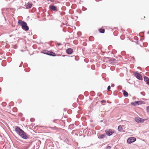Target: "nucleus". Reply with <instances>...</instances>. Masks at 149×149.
<instances>
[{
	"label": "nucleus",
	"mask_w": 149,
	"mask_h": 149,
	"mask_svg": "<svg viewBox=\"0 0 149 149\" xmlns=\"http://www.w3.org/2000/svg\"><path fill=\"white\" fill-rule=\"evenodd\" d=\"M15 130L17 133L22 138L24 139H26L28 138L27 135L26 133L19 127H16L15 128Z\"/></svg>",
	"instance_id": "1"
},
{
	"label": "nucleus",
	"mask_w": 149,
	"mask_h": 149,
	"mask_svg": "<svg viewBox=\"0 0 149 149\" xmlns=\"http://www.w3.org/2000/svg\"><path fill=\"white\" fill-rule=\"evenodd\" d=\"M18 24L19 25L21 26L23 30L26 31L29 30V28L27 26V24L25 22L19 20L18 22Z\"/></svg>",
	"instance_id": "2"
},
{
	"label": "nucleus",
	"mask_w": 149,
	"mask_h": 149,
	"mask_svg": "<svg viewBox=\"0 0 149 149\" xmlns=\"http://www.w3.org/2000/svg\"><path fill=\"white\" fill-rule=\"evenodd\" d=\"M105 132L107 135L110 136L114 133V131L111 129H108L106 130Z\"/></svg>",
	"instance_id": "3"
},
{
	"label": "nucleus",
	"mask_w": 149,
	"mask_h": 149,
	"mask_svg": "<svg viewBox=\"0 0 149 149\" xmlns=\"http://www.w3.org/2000/svg\"><path fill=\"white\" fill-rule=\"evenodd\" d=\"M136 140V139L134 137H131L128 139L127 140V142L128 143H130L134 142Z\"/></svg>",
	"instance_id": "4"
},
{
	"label": "nucleus",
	"mask_w": 149,
	"mask_h": 149,
	"mask_svg": "<svg viewBox=\"0 0 149 149\" xmlns=\"http://www.w3.org/2000/svg\"><path fill=\"white\" fill-rule=\"evenodd\" d=\"M134 75L136 77L140 80H142V78L141 75L138 73L135 72L134 73Z\"/></svg>",
	"instance_id": "5"
},
{
	"label": "nucleus",
	"mask_w": 149,
	"mask_h": 149,
	"mask_svg": "<svg viewBox=\"0 0 149 149\" xmlns=\"http://www.w3.org/2000/svg\"><path fill=\"white\" fill-rule=\"evenodd\" d=\"M135 120L136 122L138 123L143 122L145 120H144L143 119H142L139 117L135 118Z\"/></svg>",
	"instance_id": "6"
},
{
	"label": "nucleus",
	"mask_w": 149,
	"mask_h": 149,
	"mask_svg": "<svg viewBox=\"0 0 149 149\" xmlns=\"http://www.w3.org/2000/svg\"><path fill=\"white\" fill-rule=\"evenodd\" d=\"M44 53L45 54H48V55L50 56H55V55L52 54H55V53H53L52 52H50L48 51H46L44 52Z\"/></svg>",
	"instance_id": "7"
},
{
	"label": "nucleus",
	"mask_w": 149,
	"mask_h": 149,
	"mask_svg": "<svg viewBox=\"0 0 149 149\" xmlns=\"http://www.w3.org/2000/svg\"><path fill=\"white\" fill-rule=\"evenodd\" d=\"M49 8H50L51 10L53 11L56 10L57 9V7L55 6H54L53 5H52L50 6Z\"/></svg>",
	"instance_id": "8"
},
{
	"label": "nucleus",
	"mask_w": 149,
	"mask_h": 149,
	"mask_svg": "<svg viewBox=\"0 0 149 149\" xmlns=\"http://www.w3.org/2000/svg\"><path fill=\"white\" fill-rule=\"evenodd\" d=\"M73 52L72 49L71 48L68 49L66 50V52L68 54H71Z\"/></svg>",
	"instance_id": "9"
},
{
	"label": "nucleus",
	"mask_w": 149,
	"mask_h": 149,
	"mask_svg": "<svg viewBox=\"0 0 149 149\" xmlns=\"http://www.w3.org/2000/svg\"><path fill=\"white\" fill-rule=\"evenodd\" d=\"M144 80L146 82V84L149 85V79L148 77H144Z\"/></svg>",
	"instance_id": "10"
},
{
	"label": "nucleus",
	"mask_w": 149,
	"mask_h": 149,
	"mask_svg": "<svg viewBox=\"0 0 149 149\" xmlns=\"http://www.w3.org/2000/svg\"><path fill=\"white\" fill-rule=\"evenodd\" d=\"M32 5V4L28 3L26 5V8L27 9L31 7Z\"/></svg>",
	"instance_id": "11"
},
{
	"label": "nucleus",
	"mask_w": 149,
	"mask_h": 149,
	"mask_svg": "<svg viewBox=\"0 0 149 149\" xmlns=\"http://www.w3.org/2000/svg\"><path fill=\"white\" fill-rule=\"evenodd\" d=\"M123 94L124 96L126 97H127L128 96V93L125 90L124 91Z\"/></svg>",
	"instance_id": "12"
},
{
	"label": "nucleus",
	"mask_w": 149,
	"mask_h": 149,
	"mask_svg": "<svg viewBox=\"0 0 149 149\" xmlns=\"http://www.w3.org/2000/svg\"><path fill=\"white\" fill-rule=\"evenodd\" d=\"M106 136V135L105 134H101L100 135V137L101 139H103Z\"/></svg>",
	"instance_id": "13"
},
{
	"label": "nucleus",
	"mask_w": 149,
	"mask_h": 149,
	"mask_svg": "<svg viewBox=\"0 0 149 149\" xmlns=\"http://www.w3.org/2000/svg\"><path fill=\"white\" fill-rule=\"evenodd\" d=\"M99 31L100 33H104V29H100L99 30Z\"/></svg>",
	"instance_id": "14"
},
{
	"label": "nucleus",
	"mask_w": 149,
	"mask_h": 149,
	"mask_svg": "<svg viewBox=\"0 0 149 149\" xmlns=\"http://www.w3.org/2000/svg\"><path fill=\"white\" fill-rule=\"evenodd\" d=\"M118 129L119 131H121L123 129L122 126L121 125L119 126L118 127Z\"/></svg>",
	"instance_id": "15"
},
{
	"label": "nucleus",
	"mask_w": 149,
	"mask_h": 149,
	"mask_svg": "<svg viewBox=\"0 0 149 149\" xmlns=\"http://www.w3.org/2000/svg\"><path fill=\"white\" fill-rule=\"evenodd\" d=\"M141 102H142L140 101H136V102H137L136 103L137 105L141 104Z\"/></svg>",
	"instance_id": "16"
},
{
	"label": "nucleus",
	"mask_w": 149,
	"mask_h": 149,
	"mask_svg": "<svg viewBox=\"0 0 149 149\" xmlns=\"http://www.w3.org/2000/svg\"><path fill=\"white\" fill-rule=\"evenodd\" d=\"M136 101L132 103V104L134 105H137Z\"/></svg>",
	"instance_id": "17"
},
{
	"label": "nucleus",
	"mask_w": 149,
	"mask_h": 149,
	"mask_svg": "<svg viewBox=\"0 0 149 149\" xmlns=\"http://www.w3.org/2000/svg\"><path fill=\"white\" fill-rule=\"evenodd\" d=\"M111 148V147L110 146H109L106 148V149H110Z\"/></svg>",
	"instance_id": "18"
},
{
	"label": "nucleus",
	"mask_w": 149,
	"mask_h": 149,
	"mask_svg": "<svg viewBox=\"0 0 149 149\" xmlns=\"http://www.w3.org/2000/svg\"><path fill=\"white\" fill-rule=\"evenodd\" d=\"M111 88V87L110 86H109L107 87V90H109Z\"/></svg>",
	"instance_id": "19"
},
{
	"label": "nucleus",
	"mask_w": 149,
	"mask_h": 149,
	"mask_svg": "<svg viewBox=\"0 0 149 149\" xmlns=\"http://www.w3.org/2000/svg\"><path fill=\"white\" fill-rule=\"evenodd\" d=\"M101 102L102 103V104L103 103H106V101L105 100H102V101H101Z\"/></svg>",
	"instance_id": "20"
},
{
	"label": "nucleus",
	"mask_w": 149,
	"mask_h": 149,
	"mask_svg": "<svg viewBox=\"0 0 149 149\" xmlns=\"http://www.w3.org/2000/svg\"><path fill=\"white\" fill-rule=\"evenodd\" d=\"M147 111L149 112V106L148 107H147Z\"/></svg>",
	"instance_id": "21"
},
{
	"label": "nucleus",
	"mask_w": 149,
	"mask_h": 149,
	"mask_svg": "<svg viewBox=\"0 0 149 149\" xmlns=\"http://www.w3.org/2000/svg\"><path fill=\"white\" fill-rule=\"evenodd\" d=\"M47 1H50L51 2H54V0H47Z\"/></svg>",
	"instance_id": "22"
},
{
	"label": "nucleus",
	"mask_w": 149,
	"mask_h": 149,
	"mask_svg": "<svg viewBox=\"0 0 149 149\" xmlns=\"http://www.w3.org/2000/svg\"><path fill=\"white\" fill-rule=\"evenodd\" d=\"M114 86V84H112L111 85V86L112 87H113Z\"/></svg>",
	"instance_id": "23"
}]
</instances>
